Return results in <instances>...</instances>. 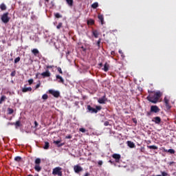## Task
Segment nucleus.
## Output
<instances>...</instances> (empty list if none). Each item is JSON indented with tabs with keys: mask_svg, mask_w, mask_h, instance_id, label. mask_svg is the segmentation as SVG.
<instances>
[{
	"mask_svg": "<svg viewBox=\"0 0 176 176\" xmlns=\"http://www.w3.org/2000/svg\"><path fill=\"white\" fill-rule=\"evenodd\" d=\"M50 68H53V66L47 65V69H50Z\"/></svg>",
	"mask_w": 176,
	"mask_h": 176,
	"instance_id": "48",
	"label": "nucleus"
},
{
	"mask_svg": "<svg viewBox=\"0 0 176 176\" xmlns=\"http://www.w3.org/2000/svg\"><path fill=\"white\" fill-rule=\"evenodd\" d=\"M50 0H45L46 2H49Z\"/></svg>",
	"mask_w": 176,
	"mask_h": 176,
	"instance_id": "57",
	"label": "nucleus"
},
{
	"mask_svg": "<svg viewBox=\"0 0 176 176\" xmlns=\"http://www.w3.org/2000/svg\"><path fill=\"white\" fill-rule=\"evenodd\" d=\"M152 122H155L156 124H160L162 123V118L160 117H155L153 118Z\"/></svg>",
	"mask_w": 176,
	"mask_h": 176,
	"instance_id": "11",
	"label": "nucleus"
},
{
	"mask_svg": "<svg viewBox=\"0 0 176 176\" xmlns=\"http://www.w3.org/2000/svg\"><path fill=\"white\" fill-rule=\"evenodd\" d=\"M105 101H107V98L104 95V96H102V98L98 99V102L99 104H104Z\"/></svg>",
	"mask_w": 176,
	"mask_h": 176,
	"instance_id": "14",
	"label": "nucleus"
},
{
	"mask_svg": "<svg viewBox=\"0 0 176 176\" xmlns=\"http://www.w3.org/2000/svg\"><path fill=\"white\" fill-rule=\"evenodd\" d=\"M111 56H115V51H111Z\"/></svg>",
	"mask_w": 176,
	"mask_h": 176,
	"instance_id": "50",
	"label": "nucleus"
},
{
	"mask_svg": "<svg viewBox=\"0 0 176 176\" xmlns=\"http://www.w3.org/2000/svg\"><path fill=\"white\" fill-rule=\"evenodd\" d=\"M32 53L34 54V56H38V54H39V50H38V49H33L32 50Z\"/></svg>",
	"mask_w": 176,
	"mask_h": 176,
	"instance_id": "20",
	"label": "nucleus"
},
{
	"mask_svg": "<svg viewBox=\"0 0 176 176\" xmlns=\"http://www.w3.org/2000/svg\"><path fill=\"white\" fill-rule=\"evenodd\" d=\"M58 72H59V74H63V70L61 69V67H58Z\"/></svg>",
	"mask_w": 176,
	"mask_h": 176,
	"instance_id": "42",
	"label": "nucleus"
},
{
	"mask_svg": "<svg viewBox=\"0 0 176 176\" xmlns=\"http://www.w3.org/2000/svg\"><path fill=\"white\" fill-rule=\"evenodd\" d=\"M0 9L1 10H6V5H5V3H1L0 5Z\"/></svg>",
	"mask_w": 176,
	"mask_h": 176,
	"instance_id": "26",
	"label": "nucleus"
},
{
	"mask_svg": "<svg viewBox=\"0 0 176 176\" xmlns=\"http://www.w3.org/2000/svg\"><path fill=\"white\" fill-rule=\"evenodd\" d=\"M20 56H18L17 58H16L15 59H14V63L15 64H17V63H19V61H20Z\"/></svg>",
	"mask_w": 176,
	"mask_h": 176,
	"instance_id": "36",
	"label": "nucleus"
},
{
	"mask_svg": "<svg viewBox=\"0 0 176 176\" xmlns=\"http://www.w3.org/2000/svg\"><path fill=\"white\" fill-rule=\"evenodd\" d=\"M36 77L38 78V74H36Z\"/></svg>",
	"mask_w": 176,
	"mask_h": 176,
	"instance_id": "58",
	"label": "nucleus"
},
{
	"mask_svg": "<svg viewBox=\"0 0 176 176\" xmlns=\"http://www.w3.org/2000/svg\"><path fill=\"white\" fill-rule=\"evenodd\" d=\"M144 151V148H141V152Z\"/></svg>",
	"mask_w": 176,
	"mask_h": 176,
	"instance_id": "54",
	"label": "nucleus"
},
{
	"mask_svg": "<svg viewBox=\"0 0 176 176\" xmlns=\"http://www.w3.org/2000/svg\"><path fill=\"white\" fill-rule=\"evenodd\" d=\"M1 20L4 23V24H8V22L10 21V18L9 17V12H6L3 14L1 15Z\"/></svg>",
	"mask_w": 176,
	"mask_h": 176,
	"instance_id": "4",
	"label": "nucleus"
},
{
	"mask_svg": "<svg viewBox=\"0 0 176 176\" xmlns=\"http://www.w3.org/2000/svg\"><path fill=\"white\" fill-rule=\"evenodd\" d=\"M88 25H93L94 24V20L89 19L87 21Z\"/></svg>",
	"mask_w": 176,
	"mask_h": 176,
	"instance_id": "27",
	"label": "nucleus"
},
{
	"mask_svg": "<svg viewBox=\"0 0 176 176\" xmlns=\"http://www.w3.org/2000/svg\"><path fill=\"white\" fill-rule=\"evenodd\" d=\"M56 79H59L58 80L59 83H64V79L63 78V77H61V76L57 75Z\"/></svg>",
	"mask_w": 176,
	"mask_h": 176,
	"instance_id": "21",
	"label": "nucleus"
},
{
	"mask_svg": "<svg viewBox=\"0 0 176 176\" xmlns=\"http://www.w3.org/2000/svg\"><path fill=\"white\" fill-rule=\"evenodd\" d=\"M42 98H43V100H47V98H49V96H47V94H45L42 96Z\"/></svg>",
	"mask_w": 176,
	"mask_h": 176,
	"instance_id": "35",
	"label": "nucleus"
},
{
	"mask_svg": "<svg viewBox=\"0 0 176 176\" xmlns=\"http://www.w3.org/2000/svg\"><path fill=\"white\" fill-rule=\"evenodd\" d=\"M62 170H63V168L60 166L56 167L52 170V175L63 176V171H61Z\"/></svg>",
	"mask_w": 176,
	"mask_h": 176,
	"instance_id": "3",
	"label": "nucleus"
},
{
	"mask_svg": "<svg viewBox=\"0 0 176 176\" xmlns=\"http://www.w3.org/2000/svg\"><path fill=\"white\" fill-rule=\"evenodd\" d=\"M92 9H97L98 8V3L95 2L91 5Z\"/></svg>",
	"mask_w": 176,
	"mask_h": 176,
	"instance_id": "25",
	"label": "nucleus"
},
{
	"mask_svg": "<svg viewBox=\"0 0 176 176\" xmlns=\"http://www.w3.org/2000/svg\"><path fill=\"white\" fill-rule=\"evenodd\" d=\"M165 105L166 107V108H168V109H170V108H171V106H170V100L168 99H167V97H165L164 99Z\"/></svg>",
	"mask_w": 176,
	"mask_h": 176,
	"instance_id": "12",
	"label": "nucleus"
},
{
	"mask_svg": "<svg viewBox=\"0 0 176 176\" xmlns=\"http://www.w3.org/2000/svg\"><path fill=\"white\" fill-rule=\"evenodd\" d=\"M126 144L129 148H135V144L131 141H127Z\"/></svg>",
	"mask_w": 176,
	"mask_h": 176,
	"instance_id": "15",
	"label": "nucleus"
},
{
	"mask_svg": "<svg viewBox=\"0 0 176 176\" xmlns=\"http://www.w3.org/2000/svg\"><path fill=\"white\" fill-rule=\"evenodd\" d=\"M34 176H39V175H38V174H36V175H35Z\"/></svg>",
	"mask_w": 176,
	"mask_h": 176,
	"instance_id": "56",
	"label": "nucleus"
},
{
	"mask_svg": "<svg viewBox=\"0 0 176 176\" xmlns=\"http://www.w3.org/2000/svg\"><path fill=\"white\" fill-rule=\"evenodd\" d=\"M41 75L43 76V78H50L51 74L49 69H46V71L41 73Z\"/></svg>",
	"mask_w": 176,
	"mask_h": 176,
	"instance_id": "10",
	"label": "nucleus"
},
{
	"mask_svg": "<svg viewBox=\"0 0 176 176\" xmlns=\"http://www.w3.org/2000/svg\"><path fill=\"white\" fill-rule=\"evenodd\" d=\"M98 65L99 67H102V63H99Z\"/></svg>",
	"mask_w": 176,
	"mask_h": 176,
	"instance_id": "52",
	"label": "nucleus"
},
{
	"mask_svg": "<svg viewBox=\"0 0 176 176\" xmlns=\"http://www.w3.org/2000/svg\"><path fill=\"white\" fill-rule=\"evenodd\" d=\"M10 76H16V70H14L13 72H11Z\"/></svg>",
	"mask_w": 176,
	"mask_h": 176,
	"instance_id": "38",
	"label": "nucleus"
},
{
	"mask_svg": "<svg viewBox=\"0 0 176 176\" xmlns=\"http://www.w3.org/2000/svg\"><path fill=\"white\" fill-rule=\"evenodd\" d=\"M8 112L9 115H12V113H13V112H14V110H13V109L8 108Z\"/></svg>",
	"mask_w": 176,
	"mask_h": 176,
	"instance_id": "33",
	"label": "nucleus"
},
{
	"mask_svg": "<svg viewBox=\"0 0 176 176\" xmlns=\"http://www.w3.org/2000/svg\"><path fill=\"white\" fill-rule=\"evenodd\" d=\"M133 122L135 123V124H137V119L136 118H133Z\"/></svg>",
	"mask_w": 176,
	"mask_h": 176,
	"instance_id": "45",
	"label": "nucleus"
},
{
	"mask_svg": "<svg viewBox=\"0 0 176 176\" xmlns=\"http://www.w3.org/2000/svg\"><path fill=\"white\" fill-rule=\"evenodd\" d=\"M98 19L100 20L101 24H102V25L104 24V16L102 15V14H99V15L98 16Z\"/></svg>",
	"mask_w": 176,
	"mask_h": 176,
	"instance_id": "19",
	"label": "nucleus"
},
{
	"mask_svg": "<svg viewBox=\"0 0 176 176\" xmlns=\"http://www.w3.org/2000/svg\"><path fill=\"white\" fill-rule=\"evenodd\" d=\"M113 159H115L116 163H119L120 162V159H122V156L120 154L114 153L112 155Z\"/></svg>",
	"mask_w": 176,
	"mask_h": 176,
	"instance_id": "7",
	"label": "nucleus"
},
{
	"mask_svg": "<svg viewBox=\"0 0 176 176\" xmlns=\"http://www.w3.org/2000/svg\"><path fill=\"white\" fill-rule=\"evenodd\" d=\"M61 142V140H54V144H55V145H57L58 148H60L61 146H63V145H65L64 143H60Z\"/></svg>",
	"mask_w": 176,
	"mask_h": 176,
	"instance_id": "13",
	"label": "nucleus"
},
{
	"mask_svg": "<svg viewBox=\"0 0 176 176\" xmlns=\"http://www.w3.org/2000/svg\"><path fill=\"white\" fill-rule=\"evenodd\" d=\"M109 163H111L112 164V163H113V162H112V160H109Z\"/></svg>",
	"mask_w": 176,
	"mask_h": 176,
	"instance_id": "53",
	"label": "nucleus"
},
{
	"mask_svg": "<svg viewBox=\"0 0 176 176\" xmlns=\"http://www.w3.org/2000/svg\"><path fill=\"white\" fill-rule=\"evenodd\" d=\"M41 158H37L36 159L34 163H35V166H34V170L36 171H37V173L41 172V170H42V167H41V166L39 164H41Z\"/></svg>",
	"mask_w": 176,
	"mask_h": 176,
	"instance_id": "5",
	"label": "nucleus"
},
{
	"mask_svg": "<svg viewBox=\"0 0 176 176\" xmlns=\"http://www.w3.org/2000/svg\"><path fill=\"white\" fill-rule=\"evenodd\" d=\"M104 72H108L109 71V65L108 63H105L104 65V68L102 69Z\"/></svg>",
	"mask_w": 176,
	"mask_h": 176,
	"instance_id": "18",
	"label": "nucleus"
},
{
	"mask_svg": "<svg viewBox=\"0 0 176 176\" xmlns=\"http://www.w3.org/2000/svg\"><path fill=\"white\" fill-rule=\"evenodd\" d=\"M104 126H109V122L108 121L104 122Z\"/></svg>",
	"mask_w": 176,
	"mask_h": 176,
	"instance_id": "46",
	"label": "nucleus"
},
{
	"mask_svg": "<svg viewBox=\"0 0 176 176\" xmlns=\"http://www.w3.org/2000/svg\"><path fill=\"white\" fill-rule=\"evenodd\" d=\"M162 97L160 92H156L153 95L151 94L147 96L146 100L153 104H157L159 99Z\"/></svg>",
	"mask_w": 176,
	"mask_h": 176,
	"instance_id": "1",
	"label": "nucleus"
},
{
	"mask_svg": "<svg viewBox=\"0 0 176 176\" xmlns=\"http://www.w3.org/2000/svg\"><path fill=\"white\" fill-rule=\"evenodd\" d=\"M65 138H66V140H71V138H72V135H67V136H65Z\"/></svg>",
	"mask_w": 176,
	"mask_h": 176,
	"instance_id": "41",
	"label": "nucleus"
},
{
	"mask_svg": "<svg viewBox=\"0 0 176 176\" xmlns=\"http://www.w3.org/2000/svg\"><path fill=\"white\" fill-rule=\"evenodd\" d=\"M6 100V96H2L1 98H0V104Z\"/></svg>",
	"mask_w": 176,
	"mask_h": 176,
	"instance_id": "28",
	"label": "nucleus"
},
{
	"mask_svg": "<svg viewBox=\"0 0 176 176\" xmlns=\"http://www.w3.org/2000/svg\"><path fill=\"white\" fill-rule=\"evenodd\" d=\"M39 87H41V81H39V83H38V84L36 85V89H39Z\"/></svg>",
	"mask_w": 176,
	"mask_h": 176,
	"instance_id": "44",
	"label": "nucleus"
},
{
	"mask_svg": "<svg viewBox=\"0 0 176 176\" xmlns=\"http://www.w3.org/2000/svg\"><path fill=\"white\" fill-rule=\"evenodd\" d=\"M50 94H52V96H54L55 98H58L60 97V91H54L53 89H50L49 91Z\"/></svg>",
	"mask_w": 176,
	"mask_h": 176,
	"instance_id": "6",
	"label": "nucleus"
},
{
	"mask_svg": "<svg viewBox=\"0 0 176 176\" xmlns=\"http://www.w3.org/2000/svg\"><path fill=\"white\" fill-rule=\"evenodd\" d=\"M87 109L89 111V112H90L91 113H97V112H98V111H101V109H102V107L96 106V108L94 109V108L91 107V106L87 105Z\"/></svg>",
	"mask_w": 176,
	"mask_h": 176,
	"instance_id": "2",
	"label": "nucleus"
},
{
	"mask_svg": "<svg viewBox=\"0 0 176 176\" xmlns=\"http://www.w3.org/2000/svg\"><path fill=\"white\" fill-rule=\"evenodd\" d=\"M50 146V143H49V142H45V146H43V148L49 149Z\"/></svg>",
	"mask_w": 176,
	"mask_h": 176,
	"instance_id": "24",
	"label": "nucleus"
},
{
	"mask_svg": "<svg viewBox=\"0 0 176 176\" xmlns=\"http://www.w3.org/2000/svg\"><path fill=\"white\" fill-rule=\"evenodd\" d=\"M151 112H154L155 113H157V112H160V109H159V107L156 105L151 106Z\"/></svg>",
	"mask_w": 176,
	"mask_h": 176,
	"instance_id": "8",
	"label": "nucleus"
},
{
	"mask_svg": "<svg viewBox=\"0 0 176 176\" xmlns=\"http://www.w3.org/2000/svg\"><path fill=\"white\" fill-rule=\"evenodd\" d=\"M79 130L81 133H86V129L85 128H80Z\"/></svg>",
	"mask_w": 176,
	"mask_h": 176,
	"instance_id": "40",
	"label": "nucleus"
},
{
	"mask_svg": "<svg viewBox=\"0 0 176 176\" xmlns=\"http://www.w3.org/2000/svg\"><path fill=\"white\" fill-rule=\"evenodd\" d=\"M14 124L16 127H20V126H21V122H20V120H18L15 122Z\"/></svg>",
	"mask_w": 176,
	"mask_h": 176,
	"instance_id": "31",
	"label": "nucleus"
},
{
	"mask_svg": "<svg viewBox=\"0 0 176 176\" xmlns=\"http://www.w3.org/2000/svg\"><path fill=\"white\" fill-rule=\"evenodd\" d=\"M92 34H93L94 38H98V35H99L98 31L93 30Z\"/></svg>",
	"mask_w": 176,
	"mask_h": 176,
	"instance_id": "23",
	"label": "nucleus"
},
{
	"mask_svg": "<svg viewBox=\"0 0 176 176\" xmlns=\"http://www.w3.org/2000/svg\"><path fill=\"white\" fill-rule=\"evenodd\" d=\"M23 93H27V91H32V88L31 87H29L28 88L24 87L22 89Z\"/></svg>",
	"mask_w": 176,
	"mask_h": 176,
	"instance_id": "16",
	"label": "nucleus"
},
{
	"mask_svg": "<svg viewBox=\"0 0 176 176\" xmlns=\"http://www.w3.org/2000/svg\"><path fill=\"white\" fill-rule=\"evenodd\" d=\"M147 148H148V149H158V147L157 146H155V145L147 146Z\"/></svg>",
	"mask_w": 176,
	"mask_h": 176,
	"instance_id": "29",
	"label": "nucleus"
},
{
	"mask_svg": "<svg viewBox=\"0 0 176 176\" xmlns=\"http://www.w3.org/2000/svg\"><path fill=\"white\" fill-rule=\"evenodd\" d=\"M98 164L99 166H101L102 164V161H101V160L98 161Z\"/></svg>",
	"mask_w": 176,
	"mask_h": 176,
	"instance_id": "47",
	"label": "nucleus"
},
{
	"mask_svg": "<svg viewBox=\"0 0 176 176\" xmlns=\"http://www.w3.org/2000/svg\"><path fill=\"white\" fill-rule=\"evenodd\" d=\"M119 53L120 54H123V52H122V50H119Z\"/></svg>",
	"mask_w": 176,
	"mask_h": 176,
	"instance_id": "51",
	"label": "nucleus"
},
{
	"mask_svg": "<svg viewBox=\"0 0 176 176\" xmlns=\"http://www.w3.org/2000/svg\"><path fill=\"white\" fill-rule=\"evenodd\" d=\"M97 46L98 47V49H100V47H101V38H99L98 42H97Z\"/></svg>",
	"mask_w": 176,
	"mask_h": 176,
	"instance_id": "34",
	"label": "nucleus"
},
{
	"mask_svg": "<svg viewBox=\"0 0 176 176\" xmlns=\"http://www.w3.org/2000/svg\"><path fill=\"white\" fill-rule=\"evenodd\" d=\"M162 176H168V174L166 172H161Z\"/></svg>",
	"mask_w": 176,
	"mask_h": 176,
	"instance_id": "43",
	"label": "nucleus"
},
{
	"mask_svg": "<svg viewBox=\"0 0 176 176\" xmlns=\"http://www.w3.org/2000/svg\"><path fill=\"white\" fill-rule=\"evenodd\" d=\"M74 170L75 173H76V174H79V173H80V171H83V168H82L79 165H76V166H74Z\"/></svg>",
	"mask_w": 176,
	"mask_h": 176,
	"instance_id": "9",
	"label": "nucleus"
},
{
	"mask_svg": "<svg viewBox=\"0 0 176 176\" xmlns=\"http://www.w3.org/2000/svg\"><path fill=\"white\" fill-rule=\"evenodd\" d=\"M21 159H22L21 157L16 156V157H14V161L19 162H21Z\"/></svg>",
	"mask_w": 176,
	"mask_h": 176,
	"instance_id": "30",
	"label": "nucleus"
},
{
	"mask_svg": "<svg viewBox=\"0 0 176 176\" xmlns=\"http://www.w3.org/2000/svg\"><path fill=\"white\" fill-rule=\"evenodd\" d=\"M68 54H69V52H67V56H68Z\"/></svg>",
	"mask_w": 176,
	"mask_h": 176,
	"instance_id": "55",
	"label": "nucleus"
},
{
	"mask_svg": "<svg viewBox=\"0 0 176 176\" xmlns=\"http://www.w3.org/2000/svg\"><path fill=\"white\" fill-rule=\"evenodd\" d=\"M66 2L70 7L74 6V0H66Z\"/></svg>",
	"mask_w": 176,
	"mask_h": 176,
	"instance_id": "22",
	"label": "nucleus"
},
{
	"mask_svg": "<svg viewBox=\"0 0 176 176\" xmlns=\"http://www.w3.org/2000/svg\"><path fill=\"white\" fill-rule=\"evenodd\" d=\"M164 152H168V153H170V155H174V153H175V151L173 148H170L168 150L164 149Z\"/></svg>",
	"mask_w": 176,
	"mask_h": 176,
	"instance_id": "17",
	"label": "nucleus"
},
{
	"mask_svg": "<svg viewBox=\"0 0 176 176\" xmlns=\"http://www.w3.org/2000/svg\"><path fill=\"white\" fill-rule=\"evenodd\" d=\"M28 83L29 85H32V83H34V79L31 78L28 80Z\"/></svg>",
	"mask_w": 176,
	"mask_h": 176,
	"instance_id": "39",
	"label": "nucleus"
},
{
	"mask_svg": "<svg viewBox=\"0 0 176 176\" xmlns=\"http://www.w3.org/2000/svg\"><path fill=\"white\" fill-rule=\"evenodd\" d=\"M63 27V23H59L58 25L56 26L57 30H60Z\"/></svg>",
	"mask_w": 176,
	"mask_h": 176,
	"instance_id": "37",
	"label": "nucleus"
},
{
	"mask_svg": "<svg viewBox=\"0 0 176 176\" xmlns=\"http://www.w3.org/2000/svg\"><path fill=\"white\" fill-rule=\"evenodd\" d=\"M35 127H38V122L34 121Z\"/></svg>",
	"mask_w": 176,
	"mask_h": 176,
	"instance_id": "49",
	"label": "nucleus"
},
{
	"mask_svg": "<svg viewBox=\"0 0 176 176\" xmlns=\"http://www.w3.org/2000/svg\"><path fill=\"white\" fill-rule=\"evenodd\" d=\"M54 16L56 19H61V17H63V16L60 14V13H56L54 14Z\"/></svg>",
	"mask_w": 176,
	"mask_h": 176,
	"instance_id": "32",
	"label": "nucleus"
}]
</instances>
